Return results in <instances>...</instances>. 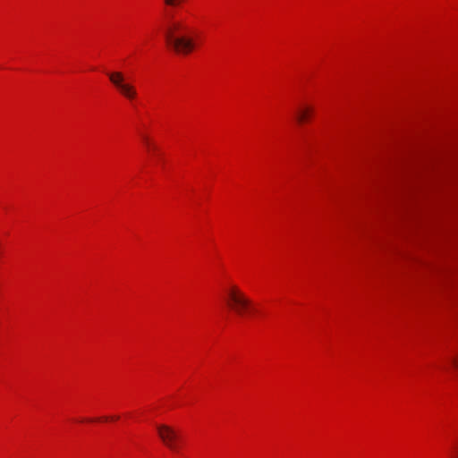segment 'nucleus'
Masks as SVG:
<instances>
[{"instance_id":"obj_1","label":"nucleus","mask_w":458,"mask_h":458,"mask_svg":"<svg viewBox=\"0 0 458 458\" xmlns=\"http://www.w3.org/2000/svg\"><path fill=\"white\" fill-rule=\"evenodd\" d=\"M190 28L182 21L171 18L164 29L167 45L178 55H187L196 48V42L187 34Z\"/></svg>"},{"instance_id":"obj_2","label":"nucleus","mask_w":458,"mask_h":458,"mask_svg":"<svg viewBox=\"0 0 458 458\" xmlns=\"http://www.w3.org/2000/svg\"><path fill=\"white\" fill-rule=\"evenodd\" d=\"M226 303L239 316H243L251 310V301L236 286L228 291Z\"/></svg>"},{"instance_id":"obj_3","label":"nucleus","mask_w":458,"mask_h":458,"mask_svg":"<svg viewBox=\"0 0 458 458\" xmlns=\"http://www.w3.org/2000/svg\"><path fill=\"white\" fill-rule=\"evenodd\" d=\"M110 82L114 87L128 100H133L137 97L136 88L125 81V78L121 72H107Z\"/></svg>"},{"instance_id":"obj_4","label":"nucleus","mask_w":458,"mask_h":458,"mask_svg":"<svg viewBox=\"0 0 458 458\" xmlns=\"http://www.w3.org/2000/svg\"><path fill=\"white\" fill-rule=\"evenodd\" d=\"M159 437L169 449L175 451L178 448L179 434L167 425H159L157 428Z\"/></svg>"},{"instance_id":"obj_5","label":"nucleus","mask_w":458,"mask_h":458,"mask_svg":"<svg viewBox=\"0 0 458 458\" xmlns=\"http://www.w3.org/2000/svg\"><path fill=\"white\" fill-rule=\"evenodd\" d=\"M313 108L310 106H300L296 112V119L297 121L301 123L306 122L310 115L312 114Z\"/></svg>"},{"instance_id":"obj_6","label":"nucleus","mask_w":458,"mask_h":458,"mask_svg":"<svg viewBox=\"0 0 458 458\" xmlns=\"http://www.w3.org/2000/svg\"><path fill=\"white\" fill-rule=\"evenodd\" d=\"M186 0H164V4L172 8H179L185 3Z\"/></svg>"},{"instance_id":"obj_7","label":"nucleus","mask_w":458,"mask_h":458,"mask_svg":"<svg viewBox=\"0 0 458 458\" xmlns=\"http://www.w3.org/2000/svg\"><path fill=\"white\" fill-rule=\"evenodd\" d=\"M141 138H142V140H143V141H144V143L146 144L147 147H151V145H150L151 141H149L148 136L142 135Z\"/></svg>"},{"instance_id":"obj_8","label":"nucleus","mask_w":458,"mask_h":458,"mask_svg":"<svg viewBox=\"0 0 458 458\" xmlns=\"http://www.w3.org/2000/svg\"><path fill=\"white\" fill-rule=\"evenodd\" d=\"M452 362H453L454 366L458 369V358H454L452 360Z\"/></svg>"},{"instance_id":"obj_9","label":"nucleus","mask_w":458,"mask_h":458,"mask_svg":"<svg viewBox=\"0 0 458 458\" xmlns=\"http://www.w3.org/2000/svg\"><path fill=\"white\" fill-rule=\"evenodd\" d=\"M112 420H118V417L117 416L113 417Z\"/></svg>"}]
</instances>
